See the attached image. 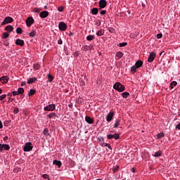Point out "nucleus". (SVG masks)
<instances>
[{"label":"nucleus","instance_id":"nucleus-22","mask_svg":"<svg viewBox=\"0 0 180 180\" xmlns=\"http://www.w3.org/2000/svg\"><path fill=\"white\" fill-rule=\"evenodd\" d=\"M86 39L87 41H92V40L95 39V35H91V34L88 35Z\"/></svg>","mask_w":180,"mask_h":180},{"label":"nucleus","instance_id":"nucleus-50","mask_svg":"<svg viewBox=\"0 0 180 180\" xmlns=\"http://www.w3.org/2000/svg\"><path fill=\"white\" fill-rule=\"evenodd\" d=\"M41 11V8H34V12H35V13H39V12H40Z\"/></svg>","mask_w":180,"mask_h":180},{"label":"nucleus","instance_id":"nucleus-35","mask_svg":"<svg viewBox=\"0 0 180 180\" xmlns=\"http://www.w3.org/2000/svg\"><path fill=\"white\" fill-rule=\"evenodd\" d=\"M44 136H49L50 133H49V129H44L43 131Z\"/></svg>","mask_w":180,"mask_h":180},{"label":"nucleus","instance_id":"nucleus-24","mask_svg":"<svg viewBox=\"0 0 180 180\" xmlns=\"http://www.w3.org/2000/svg\"><path fill=\"white\" fill-rule=\"evenodd\" d=\"M103 34H105V30H99L96 32V36H103Z\"/></svg>","mask_w":180,"mask_h":180},{"label":"nucleus","instance_id":"nucleus-37","mask_svg":"<svg viewBox=\"0 0 180 180\" xmlns=\"http://www.w3.org/2000/svg\"><path fill=\"white\" fill-rule=\"evenodd\" d=\"M99 143H105V139L103 136H100L97 139Z\"/></svg>","mask_w":180,"mask_h":180},{"label":"nucleus","instance_id":"nucleus-62","mask_svg":"<svg viewBox=\"0 0 180 180\" xmlns=\"http://www.w3.org/2000/svg\"><path fill=\"white\" fill-rule=\"evenodd\" d=\"M13 101V98H9V99H8V101H9V102H12Z\"/></svg>","mask_w":180,"mask_h":180},{"label":"nucleus","instance_id":"nucleus-28","mask_svg":"<svg viewBox=\"0 0 180 180\" xmlns=\"http://www.w3.org/2000/svg\"><path fill=\"white\" fill-rule=\"evenodd\" d=\"M17 91L19 95H22V94L25 93V89H23L22 87H19Z\"/></svg>","mask_w":180,"mask_h":180},{"label":"nucleus","instance_id":"nucleus-55","mask_svg":"<svg viewBox=\"0 0 180 180\" xmlns=\"http://www.w3.org/2000/svg\"><path fill=\"white\" fill-rule=\"evenodd\" d=\"M100 14H101V15H105V14H106V11H105V10L101 11V13H100Z\"/></svg>","mask_w":180,"mask_h":180},{"label":"nucleus","instance_id":"nucleus-15","mask_svg":"<svg viewBox=\"0 0 180 180\" xmlns=\"http://www.w3.org/2000/svg\"><path fill=\"white\" fill-rule=\"evenodd\" d=\"M36 81H37V77H31L30 79H28L27 84H33L34 82H36Z\"/></svg>","mask_w":180,"mask_h":180},{"label":"nucleus","instance_id":"nucleus-59","mask_svg":"<svg viewBox=\"0 0 180 180\" xmlns=\"http://www.w3.org/2000/svg\"><path fill=\"white\" fill-rule=\"evenodd\" d=\"M25 85H26V82H22L21 86H25Z\"/></svg>","mask_w":180,"mask_h":180},{"label":"nucleus","instance_id":"nucleus-41","mask_svg":"<svg viewBox=\"0 0 180 180\" xmlns=\"http://www.w3.org/2000/svg\"><path fill=\"white\" fill-rule=\"evenodd\" d=\"M42 178H44V179L50 180V177L49 176V174H43Z\"/></svg>","mask_w":180,"mask_h":180},{"label":"nucleus","instance_id":"nucleus-20","mask_svg":"<svg viewBox=\"0 0 180 180\" xmlns=\"http://www.w3.org/2000/svg\"><path fill=\"white\" fill-rule=\"evenodd\" d=\"M1 147H3L5 151H9V150H11V146H9V145L6 143H3V145H1Z\"/></svg>","mask_w":180,"mask_h":180},{"label":"nucleus","instance_id":"nucleus-9","mask_svg":"<svg viewBox=\"0 0 180 180\" xmlns=\"http://www.w3.org/2000/svg\"><path fill=\"white\" fill-rule=\"evenodd\" d=\"M113 116H115V112L113 111H110L106 116V120L108 122H112V119H113Z\"/></svg>","mask_w":180,"mask_h":180},{"label":"nucleus","instance_id":"nucleus-7","mask_svg":"<svg viewBox=\"0 0 180 180\" xmlns=\"http://www.w3.org/2000/svg\"><path fill=\"white\" fill-rule=\"evenodd\" d=\"M34 23V19H33V17H29L26 20V25L27 27H30L32 24Z\"/></svg>","mask_w":180,"mask_h":180},{"label":"nucleus","instance_id":"nucleus-19","mask_svg":"<svg viewBox=\"0 0 180 180\" xmlns=\"http://www.w3.org/2000/svg\"><path fill=\"white\" fill-rule=\"evenodd\" d=\"M119 126H120V119H117L114 124V129H117Z\"/></svg>","mask_w":180,"mask_h":180},{"label":"nucleus","instance_id":"nucleus-21","mask_svg":"<svg viewBox=\"0 0 180 180\" xmlns=\"http://www.w3.org/2000/svg\"><path fill=\"white\" fill-rule=\"evenodd\" d=\"M34 71H37V70H40V64L34 63L32 66Z\"/></svg>","mask_w":180,"mask_h":180},{"label":"nucleus","instance_id":"nucleus-49","mask_svg":"<svg viewBox=\"0 0 180 180\" xmlns=\"http://www.w3.org/2000/svg\"><path fill=\"white\" fill-rule=\"evenodd\" d=\"M119 170V166H115V167H113L112 171L113 172H116Z\"/></svg>","mask_w":180,"mask_h":180},{"label":"nucleus","instance_id":"nucleus-40","mask_svg":"<svg viewBox=\"0 0 180 180\" xmlns=\"http://www.w3.org/2000/svg\"><path fill=\"white\" fill-rule=\"evenodd\" d=\"M118 46H119L120 47H125V46H127V42L120 43V44H118Z\"/></svg>","mask_w":180,"mask_h":180},{"label":"nucleus","instance_id":"nucleus-47","mask_svg":"<svg viewBox=\"0 0 180 180\" xmlns=\"http://www.w3.org/2000/svg\"><path fill=\"white\" fill-rule=\"evenodd\" d=\"M108 32H110V33H115V30L114 28L110 27L108 28Z\"/></svg>","mask_w":180,"mask_h":180},{"label":"nucleus","instance_id":"nucleus-1","mask_svg":"<svg viewBox=\"0 0 180 180\" xmlns=\"http://www.w3.org/2000/svg\"><path fill=\"white\" fill-rule=\"evenodd\" d=\"M113 88L115 89V91H117L118 92H123L124 89H126V87H124V85L122 84L121 82H116L113 85Z\"/></svg>","mask_w":180,"mask_h":180},{"label":"nucleus","instance_id":"nucleus-27","mask_svg":"<svg viewBox=\"0 0 180 180\" xmlns=\"http://www.w3.org/2000/svg\"><path fill=\"white\" fill-rule=\"evenodd\" d=\"M176 85H178V83L176 81H173L170 83V88L174 89V86H176Z\"/></svg>","mask_w":180,"mask_h":180},{"label":"nucleus","instance_id":"nucleus-39","mask_svg":"<svg viewBox=\"0 0 180 180\" xmlns=\"http://www.w3.org/2000/svg\"><path fill=\"white\" fill-rule=\"evenodd\" d=\"M9 37V34L8 32H4L2 34V39H8Z\"/></svg>","mask_w":180,"mask_h":180},{"label":"nucleus","instance_id":"nucleus-56","mask_svg":"<svg viewBox=\"0 0 180 180\" xmlns=\"http://www.w3.org/2000/svg\"><path fill=\"white\" fill-rule=\"evenodd\" d=\"M4 46H9V41H6L4 42Z\"/></svg>","mask_w":180,"mask_h":180},{"label":"nucleus","instance_id":"nucleus-12","mask_svg":"<svg viewBox=\"0 0 180 180\" xmlns=\"http://www.w3.org/2000/svg\"><path fill=\"white\" fill-rule=\"evenodd\" d=\"M85 122H86V123H88L89 124H94V119H92L89 116H86L85 117Z\"/></svg>","mask_w":180,"mask_h":180},{"label":"nucleus","instance_id":"nucleus-5","mask_svg":"<svg viewBox=\"0 0 180 180\" xmlns=\"http://www.w3.org/2000/svg\"><path fill=\"white\" fill-rule=\"evenodd\" d=\"M13 22V18L12 17H6L3 22H1V26H4V25H8V23H12Z\"/></svg>","mask_w":180,"mask_h":180},{"label":"nucleus","instance_id":"nucleus-43","mask_svg":"<svg viewBox=\"0 0 180 180\" xmlns=\"http://www.w3.org/2000/svg\"><path fill=\"white\" fill-rule=\"evenodd\" d=\"M104 146L108 147V148H109V150H112V146L109 143H104Z\"/></svg>","mask_w":180,"mask_h":180},{"label":"nucleus","instance_id":"nucleus-16","mask_svg":"<svg viewBox=\"0 0 180 180\" xmlns=\"http://www.w3.org/2000/svg\"><path fill=\"white\" fill-rule=\"evenodd\" d=\"M53 164V165H56L58 168H60L62 165L61 161L57 160H54Z\"/></svg>","mask_w":180,"mask_h":180},{"label":"nucleus","instance_id":"nucleus-60","mask_svg":"<svg viewBox=\"0 0 180 180\" xmlns=\"http://www.w3.org/2000/svg\"><path fill=\"white\" fill-rule=\"evenodd\" d=\"M131 172H133L134 174V172H136V169H134V167L131 168Z\"/></svg>","mask_w":180,"mask_h":180},{"label":"nucleus","instance_id":"nucleus-44","mask_svg":"<svg viewBox=\"0 0 180 180\" xmlns=\"http://www.w3.org/2000/svg\"><path fill=\"white\" fill-rule=\"evenodd\" d=\"M175 130H180V122L175 126Z\"/></svg>","mask_w":180,"mask_h":180},{"label":"nucleus","instance_id":"nucleus-52","mask_svg":"<svg viewBox=\"0 0 180 180\" xmlns=\"http://www.w3.org/2000/svg\"><path fill=\"white\" fill-rule=\"evenodd\" d=\"M12 94H13V96H16L19 95V93H18V91H12Z\"/></svg>","mask_w":180,"mask_h":180},{"label":"nucleus","instance_id":"nucleus-48","mask_svg":"<svg viewBox=\"0 0 180 180\" xmlns=\"http://www.w3.org/2000/svg\"><path fill=\"white\" fill-rule=\"evenodd\" d=\"M6 98V94H3L0 96V101H4Z\"/></svg>","mask_w":180,"mask_h":180},{"label":"nucleus","instance_id":"nucleus-18","mask_svg":"<svg viewBox=\"0 0 180 180\" xmlns=\"http://www.w3.org/2000/svg\"><path fill=\"white\" fill-rule=\"evenodd\" d=\"M135 67H136V68H140L141 67H143V61L137 60L135 63Z\"/></svg>","mask_w":180,"mask_h":180},{"label":"nucleus","instance_id":"nucleus-2","mask_svg":"<svg viewBox=\"0 0 180 180\" xmlns=\"http://www.w3.org/2000/svg\"><path fill=\"white\" fill-rule=\"evenodd\" d=\"M32 150H33V146L32 144V142L25 143L23 147V150L25 153H29L30 151H32Z\"/></svg>","mask_w":180,"mask_h":180},{"label":"nucleus","instance_id":"nucleus-64","mask_svg":"<svg viewBox=\"0 0 180 180\" xmlns=\"http://www.w3.org/2000/svg\"><path fill=\"white\" fill-rule=\"evenodd\" d=\"M2 94V89H0V94Z\"/></svg>","mask_w":180,"mask_h":180},{"label":"nucleus","instance_id":"nucleus-13","mask_svg":"<svg viewBox=\"0 0 180 180\" xmlns=\"http://www.w3.org/2000/svg\"><path fill=\"white\" fill-rule=\"evenodd\" d=\"M15 44L17 46H25V41H23V40L20 39H18L15 41Z\"/></svg>","mask_w":180,"mask_h":180},{"label":"nucleus","instance_id":"nucleus-42","mask_svg":"<svg viewBox=\"0 0 180 180\" xmlns=\"http://www.w3.org/2000/svg\"><path fill=\"white\" fill-rule=\"evenodd\" d=\"M158 139H161L162 137H164V133H159L157 134Z\"/></svg>","mask_w":180,"mask_h":180},{"label":"nucleus","instance_id":"nucleus-46","mask_svg":"<svg viewBox=\"0 0 180 180\" xmlns=\"http://www.w3.org/2000/svg\"><path fill=\"white\" fill-rule=\"evenodd\" d=\"M13 113L14 115H18V113H19V108H15L13 110Z\"/></svg>","mask_w":180,"mask_h":180},{"label":"nucleus","instance_id":"nucleus-54","mask_svg":"<svg viewBox=\"0 0 180 180\" xmlns=\"http://www.w3.org/2000/svg\"><path fill=\"white\" fill-rule=\"evenodd\" d=\"M3 144L0 143V151L1 153H2V151H4V147H2Z\"/></svg>","mask_w":180,"mask_h":180},{"label":"nucleus","instance_id":"nucleus-51","mask_svg":"<svg viewBox=\"0 0 180 180\" xmlns=\"http://www.w3.org/2000/svg\"><path fill=\"white\" fill-rule=\"evenodd\" d=\"M94 49L93 45H88V50L89 51H91Z\"/></svg>","mask_w":180,"mask_h":180},{"label":"nucleus","instance_id":"nucleus-25","mask_svg":"<svg viewBox=\"0 0 180 180\" xmlns=\"http://www.w3.org/2000/svg\"><path fill=\"white\" fill-rule=\"evenodd\" d=\"M162 155V152L161 150H158L154 153L153 157H161Z\"/></svg>","mask_w":180,"mask_h":180},{"label":"nucleus","instance_id":"nucleus-32","mask_svg":"<svg viewBox=\"0 0 180 180\" xmlns=\"http://www.w3.org/2000/svg\"><path fill=\"white\" fill-rule=\"evenodd\" d=\"M118 58H122V57H123V53H122V51H118L117 52L116 55H115Z\"/></svg>","mask_w":180,"mask_h":180},{"label":"nucleus","instance_id":"nucleus-30","mask_svg":"<svg viewBox=\"0 0 180 180\" xmlns=\"http://www.w3.org/2000/svg\"><path fill=\"white\" fill-rule=\"evenodd\" d=\"M34 94H36V90L30 89L29 93H28V96H33V95H34Z\"/></svg>","mask_w":180,"mask_h":180},{"label":"nucleus","instance_id":"nucleus-33","mask_svg":"<svg viewBox=\"0 0 180 180\" xmlns=\"http://www.w3.org/2000/svg\"><path fill=\"white\" fill-rule=\"evenodd\" d=\"M131 72H133L134 74L135 72H136V71H137V68L136 67L135 65H133L132 67H131Z\"/></svg>","mask_w":180,"mask_h":180},{"label":"nucleus","instance_id":"nucleus-57","mask_svg":"<svg viewBox=\"0 0 180 180\" xmlns=\"http://www.w3.org/2000/svg\"><path fill=\"white\" fill-rule=\"evenodd\" d=\"M58 44H63V40L62 39L58 40Z\"/></svg>","mask_w":180,"mask_h":180},{"label":"nucleus","instance_id":"nucleus-34","mask_svg":"<svg viewBox=\"0 0 180 180\" xmlns=\"http://www.w3.org/2000/svg\"><path fill=\"white\" fill-rule=\"evenodd\" d=\"M22 32H23V30L20 27H17L16 29L17 34H22Z\"/></svg>","mask_w":180,"mask_h":180},{"label":"nucleus","instance_id":"nucleus-14","mask_svg":"<svg viewBox=\"0 0 180 180\" xmlns=\"http://www.w3.org/2000/svg\"><path fill=\"white\" fill-rule=\"evenodd\" d=\"M0 81L3 84H7V82L9 81V78L8 77L3 76L0 78Z\"/></svg>","mask_w":180,"mask_h":180},{"label":"nucleus","instance_id":"nucleus-10","mask_svg":"<svg viewBox=\"0 0 180 180\" xmlns=\"http://www.w3.org/2000/svg\"><path fill=\"white\" fill-rule=\"evenodd\" d=\"M99 7L103 9V8H106V5H108V2L106 0H100L98 2Z\"/></svg>","mask_w":180,"mask_h":180},{"label":"nucleus","instance_id":"nucleus-53","mask_svg":"<svg viewBox=\"0 0 180 180\" xmlns=\"http://www.w3.org/2000/svg\"><path fill=\"white\" fill-rule=\"evenodd\" d=\"M156 37H157V39H162V34H161V33L158 34Z\"/></svg>","mask_w":180,"mask_h":180},{"label":"nucleus","instance_id":"nucleus-61","mask_svg":"<svg viewBox=\"0 0 180 180\" xmlns=\"http://www.w3.org/2000/svg\"><path fill=\"white\" fill-rule=\"evenodd\" d=\"M81 85H82V86H85V82H82Z\"/></svg>","mask_w":180,"mask_h":180},{"label":"nucleus","instance_id":"nucleus-45","mask_svg":"<svg viewBox=\"0 0 180 180\" xmlns=\"http://www.w3.org/2000/svg\"><path fill=\"white\" fill-rule=\"evenodd\" d=\"M58 12H63L64 11V6H61L60 7H58Z\"/></svg>","mask_w":180,"mask_h":180},{"label":"nucleus","instance_id":"nucleus-17","mask_svg":"<svg viewBox=\"0 0 180 180\" xmlns=\"http://www.w3.org/2000/svg\"><path fill=\"white\" fill-rule=\"evenodd\" d=\"M47 79L48 80L46 81V82H49V83L53 82V81L54 80V77L50 73L47 75Z\"/></svg>","mask_w":180,"mask_h":180},{"label":"nucleus","instance_id":"nucleus-3","mask_svg":"<svg viewBox=\"0 0 180 180\" xmlns=\"http://www.w3.org/2000/svg\"><path fill=\"white\" fill-rule=\"evenodd\" d=\"M56 110V104H49L44 108L45 112H53Z\"/></svg>","mask_w":180,"mask_h":180},{"label":"nucleus","instance_id":"nucleus-31","mask_svg":"<svg viewBox=\"0 0 180 180\" xmlns=\"http://www.w3.org/2000/svg\"><path fill=\"white\" fill-rule=\"evenodd\" d=\"M47 117H49V119H53V117H56V113L51 112L47 115Z\"/></svg>","mask_w":180,"mask_h":180},{"label":"nucleus","instance_id":"nucleus-38","mask_svg":"<svg viewBox=\"0 0 180 180\" xmlns=\"http://www.w3.org/2000/svg\"><path fill=\"white\" fill-rule=\"evenodd\" d=\"M30 37H34L36 36V31H32L31 32L29 33Z\"/></svg>","mask_w":180,"mask_h":180},{"label":"nucleus","instance_id":"nucleus-23","mask_svg":"<svg viewBox=\"0 0 180 180\" xmlns=\"http://www.w3.org/2000/svg\"><path fill=\"white\" fill-rule=\"evenodd\" d=\"M5 30H6V32H13V27H12V25H8L5 27Z\"/></svg>","mask_w":180,"mask_h":180},{"label":"nucleus","instance_id":"nucleus-36","mask_svg":"<svg viewBox=\"0 0 180 180\" xmlns=\"http://www.w3.org/2000/svg\"><path fill=\"white\" fill-rule=\"evenodd\" d=\"M82 51H89L88 45H84L82 46Z\"/></svg>","mask_w":180,"mask_h":180},{"label":"nucleus","instance_id":"nucleus-29","mask_svg":"<svg viewBox=\"0 0 180 180\" xmlns=\"http://www.w3.org/2000/svg\"><path fill=\"white\" fill-rule=\"evenodd\" d=\"M129 96H130V94L127 91H124L122 94V98H124L129 97Z\"/></svg>","mask_w":180,"mask_h":180},{"label":"nucleus","instance_id":"nucleus-26","mask_svg":"<svg viewBox=\"0 0 180 180\" xmlns=\"http://www.w3.org/2000/svg\"><path fill=\"white\" fill-rule=\"evenodd\" d=\"M98 8H94L91 9V14L92 15H98Z\"/></svg>","mask_w":180,"mask_h":180},{"label":"nucleus","instance_id":"nucleus-8","mask_svg":"<svg viewBox=\"0 0 180 180\" xmlns=\"http://www.w3.org/2000/svg\"><path fill=\"white\" fill-rule=\"evenodd\" d=\"M155 53L151 52L148 58V63H153L154 60H155Z\"/></svg>","mask_w":180,"mask_h":180},{"label":"nucleus","instance_id":"nucleus-63","mask_svg":"<svg viewBox=\"0 0 180 180\" xmlns=\"http://www.w3.org/2000/svg\"><path fill=\"white\" fill-rule=\"evenodd\" d=\"M68 107H69V108H72V104H69V105H68Z\"/></svg>","mask_w":180,"mask_h":180},{"label":"nucleus","instance_id":"nucleus-6","mask_svg":"<svg viewBox=\"0 0 180 180\" xmlns=\"http://www.w3.org/2000/svg\"><path fill=\"white\" fill-rule=\"evenodd\" d=\"M58 28L61 32H65V30H67V24L64 22H59Z\"/></svg>","mask_w":180,"mask_h":180},{"label":"nucleus","instance_id":"nucleus-58","mask_svg":"<svg viewBox=\"0 0 180 180\" xmlns=\"http://www.w3.org/2000/svg\"><path fill=\"white\" fill-rule=\"evenodd\" d=\"M8 136H4V137L3 138L4 141H6V140H8Z\"/></svg>","mask_w":180,"mask_h":180},{"label":"nucleus","instance_id":"nucleus-11","mask_svg":"<svg viewBox=\"0 0 180 180\" xmlns=\"http://www.w3.org/2000/svg\"><path fill=\"white\" fill-rule=\"evenodd\" d=\"M49 13L47 11H44L39 13V16L41 19H44L45 18H47L49 16Z\"/></svg>","mask_w":180,"mask_h":180},{"label":"nucleus","instance_id":"nucleus-4","mask_svg":"<svg viewBox=\"0 0 180 180\" xmlns=\"http://www.w3.org/2000/svg\"><path fill=\"white\" fill-rule=\"evenodd\" d=\"M108 140H112V139H114V140H119L120 139V135L119 133H115L113 134H108L107 135Z\"/></svg>","mask_w":180,"mask_h":180}]
</instances>
